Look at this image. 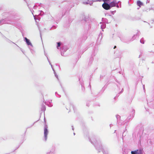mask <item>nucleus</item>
Instances as JSON below:
<instances>
[{
  "instance_id": "obj_1",
  "label": "nucleus",
  "mask_w": 154,
  "mask_h": 154,
  "mask_svg": "<svg viewBox=\"0 0 154 154\" xmlns=\"http://www.w3.org/2000/svg\"><path fill=\"white\" fill-rule=\"evenodd\" d=\"M131 154H143V152L142 150L139 149L131 151Z\"/></svg>"
},
{
  "instance_id": "obj_2",
  "label": "nucleus",
  "mask_w": 154,
  "mask_h": 154,
  "mask_svg": "<svg viewBox=\"0 0 154 154\" xmlns=\"http://www.w3.org/2000/svg\"><path fill=\"white\" fill-rule=\"evenodd\" d=\"M102 7L106 10H109L110 9V6L109 4L104 2L102 5Z\"/></svg>"
},
{
  "instance_id": "obj_3",
  "label": "nucleus",
  "mask_w": 154,
  "mask_h": 154,
  "mask_svg": "<svg viewBox=\"0 0 154 154\" xmlns=\"http://www.w3.org/2000/svg\"><path fill=\"white\" fill-rule=\"evenodd\" d=\"M44 134L45 137V140H46L47 138V136L48 133L47 129L46 128H45L44 129Z\"/></svg>"
},
{
  "instance_id": "obj_4",
  "label": "nucleus",
  "mask_w": 154,
  "mask_h": 154,
  "mask_svg": "<svg viewBox=\"0 0 154 154\" xmlns=\"http://www.w3.org/2000/svg\"><path fill=\"white\" fill-rule=\"evenodd\" d=\"M109 5L110 6V8L112 7H114L116 6V3L114 1L112 2H111L109 4Z\"/></svg>"
},
{
  "instance_id": "obj_5",
  "label": "nucleus",
  "mask_w": 154,
  "mask_h": 154,
  "mask_svg": "<svg viewBox=\"0 0 154 154\" xmlns=\"http://www.w3.org/2000/svg\"><path fill=\"white\" fill-rule=\"evenodd\" d=\"M25 39L26 40V42L28 45H32L31 43L30 42L29 40L28 39H27L25 37Z\"/></svg>"
},
{
  "instance_id": "obj_6",
  "label": "nucleus",
  "mask_w": 154,
  "mask_h": 154,
  "mask_svg": "<svg viewBox=\"0 0 154 154\" xmlns=\"http://www.w3.org/2000/svg\"><path fill=\"white\" fill-rule=\"evenodd\" d=\"M137 4L140 7L142 5V3L140 1H137Z\"/></svg>"
},
{
  "instance_id": "obj_7",
  "label": "nucleus",
  "mask_w": 154,
  "mask_h": 154,
  "mask_svg": "<svg viewBox=\"0 0 154 154\" xmlns=\"http://www.w3.org/2000/svg\"><path fill=\"white\" fill-rule=\"evenodd\" d=\"M60 42L57 43V48L58 49V47H60Z\"/></svg>"
},
{
  "instance_id": "obj_8",
  "label": "nucleus",
  "mask_w": 154,
  "mask_h": 154,
  "mask_svg": "<svg viewBox=\"0 0 154 154\" xmlns=\"http://www.w3.org/2000/svg\"><path fill=\"white\" fill-rule=\"evenodd\" d=\"M104 2H108L109 0H102Z\"/></svg>"
},
{
  "instance_id": "obj_9",
  "label": "nucleus",
  "mask_w": 154,
  "mask_h": 154,
  "mask_svg": "<svg viewBox=\"0 0 154 154\" xmlns=\"http://www.w3.org/2000/svg\"><path fill=\"white\" fill-rule=\"evenodd\" d=\"M102 1V0H97V1H99L100 2Z\"/></svg>"
},
{
  "instance_id": "obj_10",
  "label": "nucleus",
  "mask_w": 154,
  "mask_h": 154,
  "mask_svg": "<svg viewBox=\"0 0 154 154\" xmlns=\"http://www.w3.org/2000/svg\"><path fill=\"white\" fill-rule=\"evenodd\" d=\"M116 47V46H115L114 48H115Z\"/></svg>"
}]
</instances>
